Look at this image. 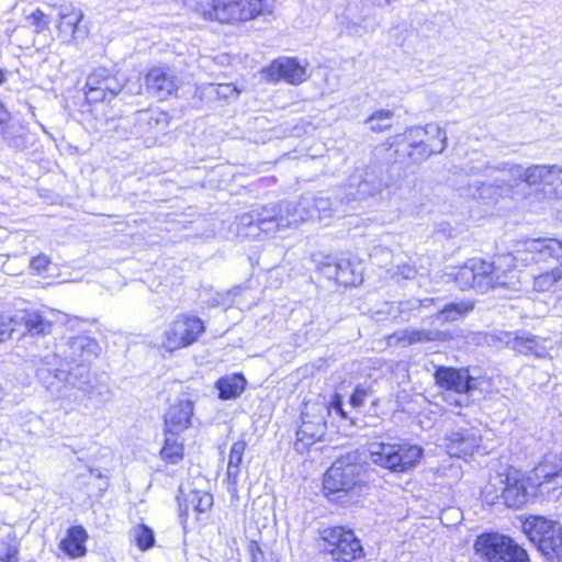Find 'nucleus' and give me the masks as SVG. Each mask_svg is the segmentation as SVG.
Segmentation results:
<instances>
[{"mask_svg": "<svg viewBox=\"0 0 562 562\" xmlns=\"http://www.w3.org/2000/svg\"><path fill=\"white\" fill-rule=\"evenodd\" d=\"M237 220L238 232L246 236H258L260 232L271 234L297 224L293 203L284 201L271 207L251 210Z\"/></svg>", "mask_w": 562, "mask_h": 562, "instance_id": "39448f33", "label": "nucleus"}, {"mask_svg": "<svg viewBox=\"0 0 562 562\" xmlns=\"http://www.w3.org/2000/svg\"><path fill=\"white\" fill-rule=\"evenodd\" d=\"M128 80L119 70L98 67L88 75L85 93L89 102H103L112 100L127 86Z\"/></svg>", "mask_w": 562, "mask_h": 562, "instance_id": "f8f14e48", "label": "nucleus"}, {"mask_svg": "<svg viewBox=\"0 0 562 562\" xmlns=\"http://www.w3.org/2000/svg\"><path fill=\"white\" fill-rule=\"evenodd\" d=\"M513 538L497 531H486L476 536L473 542V562H497L509 550Z\"/></svg>", "mask_w": 562, "mask_h": 562, "instance_id": "a211bd4d", "label": "nucleus"}, {"mask_svg": "<svg viewBox=\"0 0 562 562\" xmlns=\"http://www.w3.org/2000/svg\"><path fill=\"white\" fill-rule=\"evenodd\" d=\"M363 482V465L357 462L356 454H347L337 459L326 471L324 488L328 495L349 493Z\"/></svg>", "mask_w": 562, "mask_h": 562, "instance_id": "9b49d317", "label": "nucleus"}, {"mask_svg": "<svg viewBox=\"0 0 562 562\" xmlns=\"http://www.w3.org/2000/svg\"><path fill=\"white\" fill-rule=\"evenodd\" d=\"M265 77L272 82L285 81L290 85H300L306 80V69L296 58L280 57L273 60L265 70Z\"/></svg>", "mask_w": 562, "mask_h": 562, "instance_id": "412c9836", "label": "nucleus"}, {"mask_svg": "<svg viewBox=\"0 0 562 562\" xmlns=\"http://www.w3.org/2000/svg\"><path fill=\"white\" fill-rule=\"evenodd\" d=\"M396 274L401 276L403 279L411 280L416 277L417 270L414 266L404 263L397 267Z\"/></svg>", "mask_w": 562, "mask_h": 562, "instance_id": "4d7b16f0", "label": "nucleus"}, {"mask_svg": "<svg viewBox=\"0 0 562 562\" xmlns=\"http://www.w3.org/2000/svg\"><path fill=\"white\" fill-rule=\"evenodd\" d=\"M5 72L3 69L0 68V85H2L5 81Z\"/></svg>", "mask_w": 562, "mask_h": 562, "instance_id": "0e129e2a", "label": "nucleus"}, {"mask_svg": "<svg viewBox=\"0 0 562 562\" xmlns=\"http://www.w3.org/2000/svg\"><path fill=\"white\" fill-rule=\"evenodd\" d=\"M513 267L512 255L499 256L492 262L472 258L458 269L454 280L462 290L471 288L481 293L496 288L514 289L517 276Z\"/></svg>", "mask_w": 562, "mask_h": 562, "instance_id": "f03ea898", "label": "nucleus"}, {"mask_svg": "<svg viewBox=\"0 0 562 562\" xmlns=\"http://www.w3.org/2000/svg\"><path fill=\"white\" fill-rule=\"evenodd\" d=\"M147 90L165 100L178 90L179 80L169 67H153L145 77Z\"/></svg>", "mask_w": 562, "mask_h": 562, "instance_id": "5701e85b", "label": "nucleus"}, {"mask_svg": "<svg viewBox=\"0 0 562 562\" xmlns=\"http://www.w3.org/2000/svg\"><path fill=\"white\" fill-rule=\"evenodd\" d=\"M88 533L82 526H72L67 530V536L60 542V549L71 558L83 557L87 552L85 542Z\"/></svg>", "mask_w": 562, "mask_h": 562, "instance_id": "c756f323", "label": "nucleus"}, {"mask_svg": "<svg viewBox=\"0 0 562 562\" xmlns=\"http://www.w3.org/2000/svg\"><path fill=\"white\" fill-rule=\"evenodd\" d=\"M60 32H69L72 37L76 36V32L79 31V23L83 19V13L81 10L75 9L72 7H64L60 12Z\"/></svg>", "mask_w": 562, "mask_h": 562, "instance_id": "ea45409f", "label": "nucleus"}, {"mask_svg": "<svg viewBox=\"0 0 562 562\" xmlns=\"http://www.w3.org/2000/svg\"><path fill=\"white\" fill-rule=\"evenodd\" d=\"M443 333L437 329H411L405 328L394 331L387 338L389 346L407 347L415 344H424L430 341H438L441 339Z\"/></svg>", "mask_w": 562, "mask_h": 562, "instance_id": "bb28decb", "label": "nucleus"}, {"mask_svg": "<svg viewBox=\"0 0 562 562\" xmlns=\"http://www.w3.org/2000/svg\"><path fill=\"white\" fill-rule=\"evenodd\" d=\"M373 394L371 386L359 384L355 387L350 395L349 403L353 408H360L364 405L366 401Z\"/></svg>", "mask_w": 562, "mask_h": 562, "instance_id": "09e8293b", "label": "nucleus"}, {"mask_svg": "<svg viewBox=\"0 0 562 562\" xmlns=\"http://www.w3.org/2000/svg\"><path fill=\"white\" fill-rule=\"evenodd\" d=\"M27 20L35 27L37 33L48 29V16L40 9H36L34 12H32Z\"/></svg>", "mask_w": 562, "mask_h": 562, "instance_id": "3c124183", "label": "nucleus"}, {"mask_svg": "<svg viewBox=\"0 0 562 562\" xmlns=\"http://www.w3.org/2000/svg\"><path fill=\"white\" fill-rule=\"evenodd\" d=\"M525 251L530 254V259L521 258V260H530L533 262L544 261L548 258L557 260L562 259V240L539 238L525 243Z\"/></svg>", "mask_w": 562, "mask_h": 562, "instance_id": "cd10ccee", "label": "nucleus"}, {"mask_svg": "<svg viewBox=\"0 0 562 562\" xmlns=\"http://www.w3.org/2000/svg\"><path fill=\"white\" fill-rule=\"evenodd\" d=\"M137 122L140 126H145L146 131L162 132L169 125V115L160 109L144 110L138 113Z\"/></svg>", "mask_w": 562, "mask_h": 562, "instance_id": "f704fd0d", "label": "nucleus"}, {"mask_svg": "<svg viewBox=\"0 0 562 562\" xmlns=\"http://www.w3.org/2000/svg\"><path fill=\"white\" fill-rule=\"evenodd\" d=\"M392 0H373V2L379 5V7H382V5H385V4H389Z\"/></svg>", "mask_w": 562, "mask_h": 562, "instance_id": "680f3d73", "label": "nucleus"}, {"mask_svg": "<svg viewBox=\"0 0 562 562\" xmlns=\"http://www.w3.org/2000/svg\"><path fill=\"white\" fill-rule=\"evenodd\" d=\"M187 5L200 12L204 18L221 23L248 21L266 11L268 0H184Z\"/></svg>", "mask_w": 562, "mask_h": 562, "instance_id": "20e7f679", "label": "nucleus"}, {"mask_svg": "<svg viewBox=\"0 0 562 562\" xmlns=\"http://www.w3.org/2000/svg\"><path fill=\"white\" fill-rule=\"evenodd\" d=\"M326 416H329V409L325 404H313L302 412V424L296 431L295 448L300 450L322 440L326 434Z\"/></svg>", "mask_w": 562, "mask_h": 562, "instance_id": "dca6fc26", "label": "nucleus"}, {"mask_svg": "<svg viewBox=\"0 0 562 562\" xmlns=\"http://www.w3.org/2000/svg\"><path fill=\"white\" fill-rule=\"evenodd\" d=\"M319 538L323 552L334 562H358L364 557L361 542L351 529L327 527L319 532Z\"/></svg>", "mask_w": 562, "mask_h": 562, "instance_id": "1a4fd4ad", "label": "nucleus"}, {"mask_svg": "<svg viewBox=\"0 0 562 562\" xmlns=\"http://www.w3.org/2000/svg\"><path fill=\"white\" fill-rule=\"evenodd\" d=\"M480 437L473 429H459L446 436V448L450 456L463 458L472 456L479 448Z\"/></svg>", "mask_w": 562, "mask_h": 562, "instance_id": "393cba45", "label": "nucleus"}, {"mask_svg": "<svg viewBox=\"0 0 562 562\" xmlns=\"http://www.w3.org/2000/svg\"><path fill=\"white\" fill-rule=\"evenodd\" d=\"M15 122L11 121L10 113L7 111V109L3 106V104L0 102V134L9 128L12 124Z\"/></svg>", "mask_w": 562, "mask_h": 562, "instance_id": "13d9d810", "label": "nucleus"}, {"mask_svg": "<svg viewBox=\"0 0 562 562\" xmlns=\"http://www.w3.org/2000/svg\"><path fill=\"white\" fill-rule=\"evenodd\" d=\"M434 379L440 389L458 395V397L449 401L450 404L456 406L467 405L469 394L477 387V380L465 368L438 367L434 373Z\"/></svg>", "mask_w": 562, "mask_h": 562, "instance_id": "4468645a", "label": "nucleus"}, {"mask_svg": "<svg viewBox=\"0 0 562 562\" xmlns=\"http://www.w3.org/2000/svg\"><path fill=\"white\" fill-rule=\"evenodd\" d=\"M245 450L246 442L244 440H238L234 442L231 448L226 474L228 481L233 484L237 483Z\"/></svg>", "mask_w": 562, "mask_h": 562, "instance_id": "58836bf2", "label": "nucleus"}, {"mask_svg": "<svg viewBox=\"0 0 562 562\" xmlns=\"http://www.w3.org/2000/svg\"><path fill=\"white\" fill-rule=\"evenodd\" d=\"M246 384L247 381L243 374H232L218 379L215 386L221 400H233L241 395Z\"/></svg>", "mask_w": 562, "mask_h": 562, "instance_id": "2f4dec72", "label": "nucleus"}, {"mask_svg": "<svg viewBox=\"0 0 562 562\" xmlns=\"http://www.w3.org/2000/svg\"><path fill=\"white\" fill-rule=\"evenodd\" d=\"M179 435L165 430V445L160 454L164 460L172 464H177L183 459V443L179 441Z\"/></svg>", "mask_w": 562, "mask_h": 562, "instance_id": "4c0bfd02", "label": "nucleus"}, {"mask_svg": "<svg viewBox=\"0 0 562 562\" xmlns=\"http://www.w3.org/2000/svg\"><path fill=\"white\" fill-rule=\"evenodd\" d=\"M394 112L391 110H379L371 114L366 123L372 132L381 133L389 130L393 124Z\"/></svg>", "mask_w": 562, "mask_h": 562, "instance_id": "79ce46f5", "label": "nucleus"}, {"mask_svg": "<svg viewBox=\"0 0 562 562\" xmlns=\"http://www.w3.org/2000/svg\"><path fill=\"white\" fill-rule=\"evenodd\" d=\"M482 495L486 503L495 504L502 498L507 507L513 508H520L535 496L527 479L518 477L517 472L496 474L483 488Z\"/></svg>", "mask_w": 562, "mask_h": 562, "instance_id": "6e6552de", "label": "nucleus"}, {"mask_svg": "<svg viewBox=\"0 0 562 562\" xmlns=\"http://www.w3.org/2000/svg\"><path fill=\"white\" fill-rule=\"evenodd\" d=\"M19 549L14 544H2L0 548V561L19 562Z\"/></svg>", "mask_w": 562, "mask_h": 562, "instance_id": "603ef678", "label": "nucleus"}, {"mask_svg": "<svg viewBox=\"0 0 562 562\" xmlns=\"http://www.w3.org/2000/svg\"><path fill=\"white\" fill-rule=\"evenodd\" d=\"M204 89L210 95L214 94L218 99H229L233 97H237L239 93L236 87H234L231 83H210Z\"/></svg>", "mask_w": 562, "mask_h": 562, "instance_id": "49530a36", "label": "nucleus"}, {"mask_svg": "<svg viewBox=\"0 0 562 562\" xmlns=\"http://www.w3.org/2000/svg\"><path fill=\"white\" fill-rule=\"evenodd\" d=\"M90 473L99 479H101L103 475L100 470L98 469H90Z\"/></svg>", "mask_w": 562, "mask_h": 562, "instance_id": "e2e57ef3", "label": "nucleus"}, {"mask_svg": "<svg viewBox=\"0 0 562 562\" xmlns=\"http://www.w3.org/2000/svg\"><path fill=\"white\" fill-rule=\"evenodd\" d=\"M364 23L366 19L362 15L358 18L345 15L340 20V25L344 27V30L349 35L358 37L363 36L369 31L368 25H366Z\"/></svg>", "mask_w": 562, "mask_h": 562, "instance_id": "37998d69", "label": "nucleus"}, {"mask_svg": "<svg viewBox=\"0 0 562 562\" xmlns=\"http://www.w3.org/2000/svg\"><path fill=\"white\" fill-rule=\"evenodd\" d=\"M530 475L538 479L562 476V452H549L544 454L541 462L533 469Z\"/></svg>", "mask_w": 562, "mask_h": 562, "instance_id": "72a5a7b5", "label": "nucleus"}, {"mask_svg": "<svg viewBox=\"0 0 562 562\" xmlns=\"http://www.w3.org/2000/svg\"><path fill=\"white\" fill-rule=\"evenodd\" d=\"M554 167L555 165H531L524 167L518 164L502 162L497 166V169L507 171L513 180L525 182L529 187L543 183L554 188Z\"/></svg>", "mask_w": 562, "mask_h": 562, "instance_id": "aec40b11", "label": "nucleus"}, {"mask_svg": "<svg viewBox=\"0 0 562 562\" xmlns=\"http://www.w3.org/2000/svg\"><path fill=\"white\" fill-rule=\"evenodd\" d=\"M181 515L192 508L196 513H205L213 506V495L209 492L191 491L184 498V505L179 504Z\"/></svg>", "mask_w": 562, "mask_h": 562, "instance_id": "e433bc0d", "label": "nucleus"}, {"mask_svg": "<svg viewBox=\"0 0 562 562\" xmlns=\"http://www.w3.org/2000/svg\"><path fill=\"white\" fill-rule=\"evenodd\" d=\"M248 551L251 562H271L266 558V553L262 551L257 541L251 540L249 542Z\"/></svg>", "mask_w": 562, "mask_h": 562, "instance_id": "864d4df0", "label": "nucleus"}, {"mask_svg": "<svg viewBox=\"0 0 562 562\" xmlns=\"http://www.w3.org/2000/svg\"><path fill=\"white\" fill-rule=\"evenodd\" d=\"M527 482L532 490V495H540L546 501H557L562 495V476L538 479L529 475Z\"/></svg>", "mask_w": 562, "mask_h": 562, "instance_id": "c85d7f7f", "label": "nucleus"}, {"mask_svg": "<svg viewBox=\"0 0 562 562\" xmlns=\"http://www.w3.org/2000/svg\"><path fill=\"white\" fill-rule=\"evenodd\" d=\"M140 89H142V86L139 83H135V90H132L131 88H128V94L132 95V94H138L140 93Z\"/></svg>", "mask_w": 562, "mask_h": 562, "instance_id": "052dcab7", "label": "nucleus"}, {"mask_svg": "<svg viewBox=\"0 0 562 562\" xmlns=\"http://www.w3.org/2000/svg\"><path fill=\"white\" fill-rule=\"evenodd\" d=\"M33 362L37 366L38 381L57 397H75V390L83 397L95 398L102 402L110 393V389L97 381L90 372L89 366L76 364L65 370L59 367V357L55 352L34 356Z\"/></svg>", "mask_w": 562, "mask_h": 562, "instance_id": "f257e3e1", "label": "nucleus"}, {"mask_svg": "<svg viewBox=\"0 0 562 562\" xmlns=\"http://www.w3.org/2000/svg\"><path fill=\"white\" fill-rule=\"evenodd\" d=\"M368 452L372 463L395 473L416 467L424 453L422 447L406 441L371 442Z\"/></svg>", "mask_w": 562, "mask_h": 562, "instance_id": "423d86ee", "label": "nucleus"}, {"mask_svg": "<svg viewBox=\"0 0 562 562\" xmlns=\"http://www.w3.org/2000/svg\"><path fill=\"white\" fill-rule=\"evenodd\" d=\"M54 316L50 311L23 310L18 312L9 322L0 316V341L11 337L13 331L21 335L46 336L52 333Z\"/></svg>", "mask_w": 562, "mask_h": 562, "instance_id": "9d476101", "label": "nucleus"}, {"mask_svg": "<svg viewBox=\"0 0 562 562\" xmlns=\"http://www.w3.org/2000/svg\"><path fill=\"white\" fill-rule=\"evenodd\" d=\"M0 139L14 150H24L32 144L33 136L23 125L14 123L0 134Z\"/></svg>", "mask_w": 562, "mask_h": 562, "instance_id": "7c9ffc66", "label": "nucleus"}, {"mask_svg": "<svg viewBox=\"0 0 562 562\" xmlns=\"http://www.w3.org/2000/svg\"><path fill=\"white\" fill-rule=\"evenodd\" d=\"M562 279V263L533 279V289L538 292L550 291Z\"/></svg>", "mask_w": 562, "mask_h": 562, "instance_id": "a19ab883", "label": "nucleus"}, {"mask_svg": "<svg viewBox=\"0 0 562 562\" xmlns=\"http://www.w3.org/2000/svg\"><path fill=\"white\" fill-rule=\"evenodd\" d=\"M204 331L205 326L200 317L180 314L166 329L162 346L167 351L187 348L196 342Z\"/></svg>", "mask_w": 562, "mask_h": 562, "instance_id": "ddd939ff", "label": "nucleus"}, {"mask_svg": "<svg viewBox=\"0 0 562 562\" xmlns=\"http://www.w3.org/2000/svg\"><path fill=\"white\" fill-rule=\"evenodd\" d=\"M326 408L329 409V414L331 412H335L338 414L342 419L349 420L351 425H356L355 420L350 417H348L347 412L344 409V402L342 397L339 394H334L329 404L325 405Z\"/></svg>", "mask_w": 562, "mask_h": 562, "instance_id": "8fccbe9b", "label": "nucleus"}, {"mask_svg": "<svg viewBox=\"0 0 562 562\" xmlns=\"http://www.w3.org/2000/svg\"><path fill=\"white\" fill-rule=\"evenodd\" d=\"M411 306L412 308H427L429 306H435L437 310V319L442 322H454L471 312L474 308V303L472 301H459L442 304L440 299L425 297L423 300L412 301Z\"/></svg>", "mask_w": 562, "mask_h": 562, "instance_id": "4be33fe9", "label": "nucleus"}, {"mask_svg": "<svg viewBox=\"0 0 562 562\" xmlns=\"http://www.w3.org/2000/svg\"><path fill=\"white\" fill-rule=\"evenodd\" d=\"M508 337L507 344L512 346V349L526 355L533 356L539 359L547 358L549 356V349L547 347L548 339L538 337L530 333H521L520 335H515L510 338V335H506Z\"/></svg>", "mask_w": 562, "mask_h": 562, "instance_id": "a878e982", "label": "nucleus"}, {"mask_svg": "<svg viewBox=\"0 0 562 562\" xmlns=\"http://www.w3.org/2000/svg\"><path fill=\"white\" fill-rule=\"evenodd\" d=\"M494 189H499L502 191L508 192L512 187L504 181L495 180L494 183H484L480 181H474L473 183H469L464 187L459 188L460 194L465 198L472 199H486L490 198L491 192Z\"/></svg>", "mask_w": 562, "mask_h": 562, "instance_id": "473e14b6", "label": "nucleus"}, {"mask_svg": "<svg viewBox=\"0 0 562 562\" xmlns=\"http://www.w3.org/2000/svg\"><path fill=\"white\" fill-rule=\"evenodd\" d=\"M498 170L497 166L493 167L487 160H470L461 167V171L468 176H479L486 173L487 170Z\"/></svg>", "mask_w": 562, "mask_h": 562, "instance_id": "de8ad7c7", "label": "nucleus"}, {"mask_svg": "<svg viewBox=\"0 0 562 562\" xmlns=\"http://www.w3.org/2000/svg\"><path fill=\"white\" fill-rule=\"evenodd\" d=\"M497 562H530V559L527 551L514 540Z\"/></svg>", "mask_w": 562, "mask_h": 562, "instance_id": "a18cd8bd", "label": "nucleus"}, {"mask_svg": "<svg viewBox=\"0 0 562 562\" xmlns=\"http://www.w3.org/2000/svg\"><path fill=\"white\" fill-rule=\"evenodd\" d=\"M48 263V258L44 255H40L31 259L30 266L33 270L41 272L47 268Z\"/></svg>", "mask_w": 562, "mask_h": 562, "instance_id": "6e6d98bb", "label": "nucleus"}, {"mask_svg": "<svg viewBox=\"0 0 562 562\" xmlns=\"http://www.w3.org/2000/svg\"><path fill=\"white\" fill-rule=\"evenodd\" d=\"M334 268H336V259H329L322 265L323 273L327 278L336 280V271L334 270Z\"/></svg>", "mask_w": 562, "mask_h": 562, "instance_id": "bf43d9fd", "label": "nucleus"}, {"mask_svg": "<svg viewBox=\"0 0 562 562\" xmlns=\"http://www.w3.org/2000/svg\"><path fill=\"white\" fill-rule=\"evenodd\" d=\"M522 530L549 562H562V524L542 516H530Z\"/></svg>", "mask_w": 562, "mask_h": 562, "instance_id": "0eeeda50", "label": "nucleus"}, {"mask_svg": "<svg viewBox=\"0 0 562 562\" xmlns=\"http://www.w3.org/2000/svg\"><path fill=\"white\" fill-rule=\"evenodd\" d=\"M380 169L369 167L363 170L355 171L348 179L344 188V198L341 202L349 204L353 201L366 200L374 196L383 189V179L380 176Z\"/></svg>", "mask_w": 562, "mask_h": 562, "instance_id": "2eb2a0df", "label": "nucleus"}, {"mask_svg": "<svg viewBox=\"0 0 562 562\" xmlns=\"http://www.w3.org/2000/svg\"><path fill=\"white\" fill-rule=\"evenodd\" d=\"M133 535H134L136 544L140 550L144 551L154 546V542H155L154 531L149 527H147L145 525H139L134 528Z\"/></svg>", "mask_w": 562, "mask_h": 562, "instance_id": "c03bdc74", "label": "nucleus"}, {"mask_svg": "<svg viewBox=\"0 0 562 562\" xmlns=\"http://www.w3.org/2000/svg\"><path fill=\"white\" fill-rule=\"evenodd\" d=\"M101 353V347L95 338L87 335L72 336L67 341L59 346V358L70 364H87L89 366L92 360L97 359ZM61 361L59 360V366Z\"/></svg>", "mask_w": 562, "mask_h": 562, "instance_id": "f3484780", "label": "nucleus"}, {"mask_svg": "<svg viewBox=\"0 0 562 562\" xmlns=\"http://www.w3.org/2000/svg\"><path fill=\"white\" fill-rule=\"evenodd\" d=\"M193 403L189 398H180L170 405L165 414V430L169 434H181L191 426Z\"/></svg>", "mask_w": 562, "mask_h": 562, "instance_id": "b1692460", "label": "nucleus"}, {"mask_svg": "<svg viewBox=\"0 0 562 562\" xmlns=\"http://www.w3.org/2000/svg\"><path fill=\"white\" fill-rule=\"evenodd\" d=\"M344 194L338 193L333 201L330 196L318 195L314 198H302L297 204H293V211L296 214L297 223L317 218L319 221L327 218L333 212L338 210L339 204H344L341 199Z\"/></svg>", "mask_w": 562, "mask_h": 562, "instance_id": "6ab92c4d", "label": "nucleus"}, {"mask_svg": "<svg viewBox=\"0 0 562 562\" xmlns=\"http://www.w3.org/2000/svg\"><path fill=\"white\" fill-rule=\"evenodd\" d=\"M390 148L401 161L420 165L432 155H439L448 146L447 132L438 124L429 123L424 127L412 126L404 133L390 138Z\"/></svg>", "mask_w": 562, "mask_h": 562, "instance_id": "7ed1b4c3", "label": "nucleus"}, {"mask_svg": "<svg viewBox=\"0 0 562 562\" xmlns=\"http://www.w3.org/2000/svg\"><path fill=\"white\" fill-rule=\"evenodd\" d=\"M554 172V194L557 198H562V166L555 165Z\"/></svg>", "mask_w": 562, "mask_h": 562, "instance_id": "5fc2aeb1", "label": "nucleus"}, {"mask_svg": "<svg viewBox=\"0 0 562 562\" xmlns=\"http://www.w3.org/2000/svg\"><path fill=\"white\" fill-rule=\"evenodd\" d=\"M336 282L345 286H357L362 282L361 273L357 272L355 265L346 258L336 259Z\"/></svg>", "mask_w": 562, "mask_h": 562, "instance_id": "c9c22d12", "label": "nucleus"}]
</instances>
